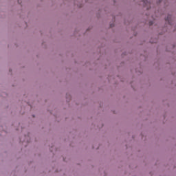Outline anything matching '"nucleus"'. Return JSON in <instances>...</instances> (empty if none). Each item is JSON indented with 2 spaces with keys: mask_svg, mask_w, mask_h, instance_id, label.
Instances as JSON below:
<instances>
[{
  "mask_svg": "<svg viewBox=\"0 0 176 176\" xmlns=\"http://www.w3.org/2000/svg\"><path fill=\"white\" fill-rule=\"evenodd\" d=\"M144 3H146V0H144Z\"/></svg>",
  "mask_w": 176,
  "mask_h": 176,
  "instance_id": "nucleus-3",
  "label": "nucleus"
},
{
  "mask_svg": "<svg viewBox=\"0 0 176 176\" xmlns=\"http://www.w3.org/2000/svg\"><path fill=\"white\" fill-rule=\"evenodd\" d=\"M153 23L152 22H150V25H152Z\"/></svg>",
  "mask_w": 176,
  "mask_h": 176,
  "instance_id": "nucleus-2",
  "label": "nucleus"
},
{
  "mask_svg": "<svg viewBox=\"0 0 176 176\" xmlns=\"http://www.w3.org/2000/svg\"><path fill=\"white\" fill-rule=\"evenodd\" d=\"M168 19H170V16H168V17L166 19V21H168V23H170V20H168Z\"/></svg>",
  "mask_w": 176,
  "mask_h": 176,
  "instance_id": "nucleus-1",
  "label": "nucleus"
}]
</instances>
